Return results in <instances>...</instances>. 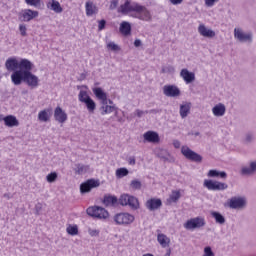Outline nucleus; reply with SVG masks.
<instances>
[{
  "mask_svg": "<svg viewBox=\"0 0 256 256\" xmlns=\"http://www.w3.org/2000/svg\"><path fill=\"white\" fill-rule=\"evenodd\" d=\"M31 71H33V63L29 62L24 70H19L11 75L13 85L19 86L22 83H26L31 89H37L39 87V77L31 73Z\"/></svg>",
  "mask_w": 256,
  "mask_h": 256,
  "instance_id": "nucleus-1",
  "label": "nucleus"
},
{
  "mask_svg": "<svg viewBox=\"0 0 256 256\" xmlns=\"http://www.w3.org/2000/svg\"><path fill=\"white\" fill-rule=\"evenodd\" d=\"M122 15H127L128 13L132 14V17L135 19H139L140 21H152L153 16L147 7L140 5L139 3H132L129 0H126L124 4H122L118 10Z\"/></svg>",
  "mask_w": 256,
  "mask_h": 256,
  "instance_id": "nucleus-2",
  "label": "nucleus"
},
{
  "mask_svg": "<svg viewBox=\"0 0 256 256\" xmlns=\"http://www.w3.org/2000/svg\"><path fill=\"white\" fill-rule=\"evenodd\" d=\"M31 61L29 59H21L19 62L17 61V58H8L5 62V68L7 71L12 72L11 75L14 73H17L18 71H24L26 67H28V64Z\"/></svg>",
  "mask_w": 256,
  "mask_h": 256,
  "instance_id": "nucleus-3",
  "label": "nucleus"
},
{
  "mask_svg": "<svg viewBox=\"0 0 256 256\" xmlns=\"http://www.w3.org/2000/svg\"><path fill=\"white\" fill-rule=\"evenodd\" d=\"M118 203L122 205V207H130L132 211H137L140 207L139 199L130 194H122L118 199Z\"/></svg>",
  "mask_w": 256,
  "mask_h": 256,
  "instance_id": "nucleus-4",
  "label": "nucleus"
},
{
  "mask_svg": "<svg viewBox=\"0 0 256 256\" xmlns=\"http://www.w3.org/2000/svg\"><path fill=\"white\" fill-rule=\"evenodd\" d=\"M86 213L95 219H101L103 221H107V219H109V211L101 206H90L87 208Z\"/></svg>",
  "mask_w": 256,
  "mask_h": 256,
  "instance_id": "nucleus-5",
  "label": "nucleus"
},
{
  "mask_svg": "<svg viewBox=\"0 0 256 256\" xmlns=\"http://www.w3.org/2000/svg\"><path fill=\"white\" fill-rule=\"evenodd\" d=\"M181 153L188 161H193L194 163H201L203 161V156L191 150L189 146H182Z\"/></svg>",
  "mask_w": 256,
  "mask_h": 256,
  "instance_id": "nucleus-6",
  "label": "nucleus"
},
{
  "mask_svg": "<svg viewBox=\"0 0 256 256\" xmlns=\"http://www.w3.org/2000/svg\"><path fill=\"white\" fill-rule=\"evenodd\" d=\"M116 225H131L135 221V216L127 212L118 213L114 216Z\"/></svg>",
  "mask_w": 256,
  "mask_h": 256,
  "instance_id": "nucleus-7",
  "label": "nucleus"
},
{
  "mask_svg": "<svg viewBox=\"0 0 256 256\" xmlns=\"http://www.w3.org/2000/svg\"><path fill=\"white\" fill-rule=\"evenodd\" d=\"M234 38L240 43H253V32L244 33L243 29H234Z\"/></svg>",
  "mask_w": 256,
  "mask_h": 256,
  "instance_id": "nucleus-8",
  "label": "nucleus"
},
{
  "mask_svg": "<svg viewBox=\"0 0 256 256\" xmlns=\"http://www.w3.org/2000/svg\"><path fill=\"white\" fill-rule=\"evenodd\" d=\"M203 185L206 187V189H208V191H225V189L229 188L227 183L207 179L204 180Z\"/></svg>",
  "mask_w": 256,
  "mask_h": 256,
  "instance_id": "nucleus-9",
  "label": "nucleus"
},
{
  "mask_svg": "<svg viewBox=\"0 0 256 256\" xmlns=\"http://www.w3.org/2000/svg\"><path fill=\"white\" fill-rule=\"evenodd\" d=\"M99 185H101V182H99V180L88 179L80 185V193L82 195H85V193H91V190L97 189Z\"/></svg>",
  "mask_w": 256,
  "mask_h": 256,
  "instance_id": "nucleus-10",
  "label": "nucleus"
},
{
  "mask_svg": "<svg viewBox=\"0 0 256 256\" xmlns=\"http://www.w3.org/2000/svg\"><path fill=\"white\" fill-rule=\"evenodd\" d=\"M184 227L189 231L193 229H201V227H205V218L203 217L191 218L184 224Z\"/></svg>",
  "mask_w": 256,
  "mask_h": 256,
  "instance_id": "nucleus-11",
  "label": "nucleus"
},
{
  "mask_svg": "<svg viewBox=\"0 0 256 256\" xmlns=\"http://www.w3.org/2000/svg\"><path fill=\"white\" fill-rule=\"evenodd\" d=\"M18 17L24 23H29V21H33V19H36V17H39V11L24 9L18 14Z\"/></svg>",
  "mask_w": 256,
  "mask_h": 256,
  "instance_id": "nucleus-12",
  "label": "nucleus"
},
{
  "mask_svg": "<svg viewBox=\"0 0 256 256\" xmlns=\"http://www.w3.org/2000/svg\"><path fill=\"white\" fill-rule=\"evenodd\" d=\"M247 206V200L243 197H232L229 202L230 209H244Z\"/></svg>",
  "mask_w": 256,
  "mask_h": 256,
  "instance_id": "nucleus-13",
  "label": "nucleus"
},
{
  "mask_svg": "<svg viewBox=\"0 0 256 256\" xmlns=\"http://www.w3.org/2000/svg\"><path fill=\"white\" fill-rule=\"evenodd\" d=\"M163 206V201L159 198H150L146 201L145 207L148 211H157V209H161Z\"/></svg>",
  "mask_w": 256,
  "mask_h": 256,
  "instance_id": "nucleus-14",
  "label": "nucleus"
},
{
  "mask_svg": "<svg viewBox=\"0 0 256 256\" xmlns=\"http://www.w3.org/2000/svg\"><path fill=\"white\" fill-rule=\"evenodd\" d=\"M163 93L166 97H179L181 90L175 85H165L163 87Z\"/></svg>",
  "mask_w": 256,
  "mask_h": 256,
  "instance_id": "nucleus-15",
  "label": "nucleus"
},
{
  "mask_svg": "<svg viewBox=\"0 0 256 256\" xmlns=\"http://www.w3.org/2000/svg\"><path fill=\"white\" fill-rule=\"evenodd\" d=\"M54 119L57 123H65L67 121V113L60 106L56 107L54 110Z\"/></svg>",
  "mask_w": 256,
  "mask_h": 256,
  "instance_id": "nucleus-16",
  "label": "nucleus"
},
{
  "mask_svg": "<svg viewBox=\"0 0 256 256\" xmlns=\"http://www.w3.org/2000/svg\"><path fill=\"white\" fill-rule=\"evenodd\" d=\"M80 103H84L89 111V113H95L97 109V104L91 97L86 96V99H83V94L80 96Z\"/></svg>",
  "mask_w": 256,
  "mask_h": 256,
  "instance_id": "nucleus-17",
  "label": "nucleus"
},
{
  "mask_svg": "<svg viewBox=\"0 0 256 256\" xmlns=\"http://www.w3.org/2000/svg\"><path fill=\"white\" fill-rule=\"evenodd\" d=\"M143 137L147 143H159L160 141L159 134L155 131H148L144 133Z\"/></svg>",
  "mask_w": 256,
  "mask_h": 256,
  "instance_id": "nucleus-18",
  "label": "nucleus"
},
{
  "mask_svg": "<svg viewBox=\"0 0 256 256\" xmlns=\"http://www.w3.org/2000/svg\"><path fill=\"white\" fill-rule=\"evenodd\" d=\"M180 77L185 81V83H193L195 81V73L190 72L187 68H184L180 72Z\"/></svg>",
  "mask_w": 256,
  "mask_h": 256,
  "instance_id": "nucleus-19",
  "label": "nucleus"
},
{
  "mask_svg": "<svg viewBox=\"0 0 256 256\" xmlns=\"http://www.w3.org/2000/svg\"><path fill=\"white\" fill-rule=\"evenodd\" d=\"M92 91L95 97H97V99L102 101V105H107V93L103 91V88L101 87L93 88Z\"/></svg>",
  "mask_w": 256,
  "mask_h": 256,
  "instance_id": "nucleus-20",
  "label": "nucleus"
},
{
  "mask_svg": "<svg viewBox=\"0 0 256 256\" xmlns=\"http://www.w3.org/2000/svg\"><path fill=\"white\" fill-rule=\"evenodd\" d=\"M198 33L202 35V37H207L208 39H213V37H215V31L205 27L204 24H201L198 27Z\"/></svg>",
  "mask_w": 256,
  "mask_h": 256,
  "instance_id": "nucleus-21",
  "label": "nucleus"
},
{
  "mask_svg": "<svg viewBox=\"0 0 256 256\" xmlns=\"http://www.w3.org/2000/svg\"><path fill=\"white\" fill-rule=\"evenodd\" d=\"M4 125L6 127H19V120L14 115H8L4 117Z\"/></svg>",
  "mask_w": 256,
  "mask_h": 256,
  "instance_id": "nucleus-22",
  "label": "nucleus"
},
{
  "mask_svg": "<svg viewBox=\"0 0 256 256\" xmlns=\"http://www.w3.org/2000/svg\"><path fill=\"white\" fill-rule=\"evenodd\" d=\"M119 202V199H117V196L113 195H105L102 203L105 205V207H114V205H117Z\"/></svg>",
  "mask_w": 256,
  "mask_h": 256,
  "instance_id": "nucleus-23",
  "label": "nucleus"
},
{
  "mask_svg": "<svg viewBox=\"0 0 256 256\" xmlns=\"http://www.w3.org/2000/svg\"><path fill=\"white\" fill-rule=\"evenodd\" d=\"M47 8L54 11V13H63V7H61V3L57 0H51V2H48Z\"/></svg>",
  "mask_w": 256,
  "mask_h": 256,
  "instance_id": "nucleus-24",
  "label": "nucleus"
},
{
  "mask_svg": "<svg viewBox=\"0 0 256 256\" xmlns=\"http://www.w3.org/2000/svg\"><path fill=\"white\" fill-rule=\"evenodd\" d=\"M225 111H227V109L223 103H219L212 108V113L215 117H223V115H225Z\"/></svg>",
  "mask_w": 256,
  "mask_h": 256,
  "instance_id": "nucleus-25",
  "label": "nucleus"
},
{
  "mask_svg": "<svg viewBox=\"0 0 256 256\" xmlns=\"http://www.w3.org/2000/svg\"><path fill=\"white\" fill-rule=\"evenodd\" d=\"M75 167L76 168H74V171L76 175H85V173H89L91 169V166L81 163L75 164Z\"/></svg>",
  "mask_w": 256,
  "mask_h": 256,
  "instance_id": "nucleus-26",
  "label": "nucleus"
},
{
  "mask_svg": "<svg viewBox=\"0 0 256 256\" xmlns=\"http://www.w3.org/2000/svg\"><path fill=\"white\" fill-rule=\"evenodd\" d=\"M98 11H99V9L97 8V6H95L93 4V2H91V1L86 2V15H87V17H91V15L97 14Z\"/></svg>",
  "mask_w": 256,
  "mask_h": 256,
  "instance_id": "nucleus-27",
  "label": "nucleus"
},
{
  "mask_svg": "<svg viewBox=\"0 0 256 256\" xmlns=\"http://www.w3.org/2000/svg\"><path fill=\"white\" fill-rule=\"evenodd\" d=\"M51 109H44L38 113V119L39 121H42L43 123H47L51 117Z\"/></svg>",
  "mask_w": 256,
  "mask_h": 256,
  "instance_id": "nucleus-28",
  "label": "nucleus"
},
{
  "mask_svg": "<svg viewBox=\"0 0 256 256\" xmlns=\"http://www.w3.org/2000/svg\"><path fill=\"white\" fill-rule=\"evenodd\" d=\"M157 241L164 249L165 247H169V243H171V239L165 234H158Z\"/></svg>",
  "mask_w": 256,
  "mask_h": 256,
  "instance_id": "nucleus-29",
  "label": "nucleus"
},
{
  "mask_svg": "<svg viewBox=\"0 0 256 256\" xmlns=\"http://www.w3.org/2000/svg\"><path fill=\"white\" fill-rule=\"evenodd\" d=\"M189 113H191V103L180 105V116L182 119H185Z\"/></svg>",
  "mask_w": 256,
  "mask_h": 256,
  "instance_id": "nucleus-30",
  "label": "nucleus"
},
{
  "mask_svg": "<svg viewBox=\"0 0 256 256\" xmlns=\"http://www.w3.org/2000/svg\"><path fill=\"white\" fill-rule=\"evenodd\" d=\"M256 172V161L250 163V167H243L241 169L242 175H253Z\"/></svg>",
  "mask_w": 256,
  "mask_h": 256,
  "instance_id": "nucleus-31",
  "label": "nucleus"
},
{
  "mask_svg": "<svg viewBox=\"0 0 256 256\" xmlns=\"http://www.w3.org/2000/svg\"><path fill=\"white\" fill-rule=\"evenodd\" d=\"M211 217L215 219V222L218 223L219 225H225V216L223 214L217 212V211H212L210 212Z\"/></svg>",
  "mask_w": 256,
  "mask_h": 256,
  "instance_id": "nucleus-32",
  "label": "nucleus"
},
{
  "mask_svg": "<svg viewBox=\"0 0 256 256\" xmlns=\"http://www.w3.org/2000/svg\"><path fill=\"white\" fill-rule=\"evenodd\" d=\"M208 177H220V179H227V172L219 170H209Z\"/></svg>",
  "mask_w": 256,
  "mask_h": 256,
  "instance_id": "nucleus-33",
  "label": "nucleus"
},
{
  "mask_svg": "<svg viewBox=\"0 0 256 256\" xmlns=\"http://www.w3.org/2000/svg\"><path fill=\"white\" fill-rule=\"evenodd\" d=\"M120 33L122 35H131V24L129 22H122L120 24Z\"/></svg>",
  "mask_w": 256,
  "mask_h": 256,
  "instance_id": "nucleus-34",
  "label": "nucleus"
},
{
  "mask_svg": "<svg viewBox=\"0 0 256 256\" xmlns=\"http://www.w3.org/2000/svg\"><path fill=\"white\" fill-rule=\"evenodd\" d=\"M101 115H107L109 113H113V111H117V107L109 106L107 104H102L100 107Z\"/></svg>",
  "mask_w": 256,
  "mask_h": 256,
  "instance_id": "nucleus-35",
  "label": "nucleus"
},
{
  "mask_svg": "<svg viewBox=\"0 0 256 256\" xmlns=\"http://www.w3.org/2000/svg\"><path fill=\"white\" fill-rule=\"evenodd\" d=\"M143 187V183L139 179H134L130 182V189H133L134 191H141V188Z\"/></svg>",
  "mask_w": 256,
  "mask_h": 256,
  "instance_id": "nucleus-36",
  "label": "nucleus"
},
{
  "mask_svg": "<svg viewBox=\"0 0 256 256\" xmlns=\"http://www.w3.org/2000/svg\"><path fill=\"white\" fill-rule=\"evenodd\" d=\"M181 199V192L180 191H172L168 201L171 203H177Z\"/></svg>",
  "mask_w": 256,
  "mask_h": 256,
  "instance_id": "nucleus-37",
  "label": "nucleus"
},
{
  "mask_svg": "<svg viewBox=\"0 0 256 256\" xmlns=\"http://www.w3.org/2000/svg\"><path fill=\"white\" fill-rule=\"evenodd\" d=\"M68 235H79V227L77 225H69L66 229Z\"/></svg>",
  "mask_w": 256,
  "mask_h": 256,
  "instance_id": "nucleus-38",
  "label": "nucleus"
},
{
  "mask_svg": "<svg viewBox=\"0 0 256 256\" xmlns=\"http://www.w3.org/2000/svg\"><path fill=\"white\" fill-rule=\"evenodd\" d=\"M129 175V170L127 168H118L116 170V177L118 179H122V177H127Z\"/></svg>",
  "mask_w": 256,
  "mask_h": 256,
  "instance_id": "nucleus-39",
  "label": "nucleus"
},
{
  "mask_svg": "<svg viewBox=\"0 0 256 256\" xmlns=\"http://www.w3.org/2000/svg\"><path fill=\"white\" fill-rule=\"evenodd\" d=\"M253 139H255V136L253 135V133L251 132L246 133L243 138V144L247 145V143H253Z\"/></svg>",
  "mask_w": 256,
  "mask_h": 256,
  "instance_id": "nucleus-40",
  "label": "nucleus"
},
{
  "mask_svg": "<svg viewBox=\"0 0 256 256\" xmlns=\"http://www.w3.org/2000/svg\"><path fill=\"white\" fill-rule=\"evenodd\" d=\"M107 49H109V51H114L115 53H117V51H121V47L115 44V42H109L107 44Z\"/></svg>",
  "mask_w": 256,
  "mask_h": 256,
  "instance_id": "nucleus-41",
  "label": "nucleus"
},
{
  "mask_svg": "<svg viewBox=\"0 0 256 256\" xmlns=\"http://www.w3.org/2000/svg\"><path fill=\"white\" fill-rule=\"evenodd\" d=\"M57 172H51L46 176V180L48 183H55L57 181Z\"/></svg>",
  "mask_w": 256,
  "mask_h": 256,
  "instance_id": "nucleus-42",
  "label": "nucleus"
},
{
  "mask_svg": "<svg viewBox=\"0 0 256 256\" xmlns=\"http://www.w3.org/2000/svg\"><path fill=\"white\" fill-rule=\"evenodd\" d=\"M25 3L30 7H41V0H25Z\"/></svg>",
  "mask_w": 256,
  "mask_h": 256,
  "instance_id": "nucleus-43",
  "label": "nucleus"
},
{
  "mask_svg": "<svg viewBox=\"0 0 256 256\" xmlns=\"http://www.w3.org/2000/svg\"><path fill=\"white\" fill-rule=\"evenodd\" d=\"M161 73H175V67L168 65V66H164L161 69Z\"/></svg>",
  "mask_w": 256,
  "mask_h": 256,
  "instance_id": "nucleus-44",
  "label": "nucleus"
},
{
  "mask_svg": "<svg viewBox=\"0 0 256 256\" xmlns=\"http://www.w3.org/2000/svg\"><path fill=\"white\" fill-rule=\"evenodd\" d=\"M19 31L22 37H27V26L25 24L19 25Z\"/></svg>",
  "mask_w": 256,
  "mask_h": 256,
  "instance_id": "nucleus-45",
  "label": "nucleus"
},
{
  "mask_svg": "<svg viewBox=\"0 0 256 256\" xmlns=\"http://www.w3.org/2000/svg\"><path fill=\"white\" fill-rule=\"evenodd\" d=\"M203 256H215V253L213 252V249H211L210 246H206L204 248V254Z\"/></svg>",
  "mask_w": 256,
  "mask_h": 256,
  "instance_id": "nucleus-46",
  "label": "nucleus"
},
{
  "mask_svg": "<svg viewBox=\"0 0 256 256\" xmlns=\"http://www.w3.org/2000/svg\"><path fill=\"white\" fill-rule=\"evenodd\" d=\"M105 25H107V21L105 19L98 21V30L103 31V29H105Z\"/></svg>",
  "mask_w": 256,
  "mask_h": 256,
  "instance_id": "nucleus-47",
  "label": "nucleus"
},
{
  "mask_svg": "<svg viewBox=\"0 0 256 256\" xmlns=\"http://www.w3.org/2000/svg\"><path fill=\"white\" fill-rule=\"evenodd\" d=\"M81 95H82V99H87V97H91L89 96V94H87V91L81 90L78 94L79 101H81Z\"/></svg>",
  "mask_w": 256,
  "mask_h": 256,
  "instance_id": "nucleus-48",
  "label": "nucleus"
},
{
  "mask_svg": "<svg viewBox=\"0 0 256 256\" xmlns=\"http://www.w3.org/2000/svg\"><path fill=\"white\" fill-rule=\"evenodd\" d=\"M88 233L91 237H97L99 235V230H94V229H88Z\"/></svg>",
  "mask_w": 256,
  "mask_h": 256,
  "instance_id": "nucleus-49",
  "label": "nucleus"
},
{
  "mask_svg": "<svg viewBox=\"0 0 256 256\" xmlns=\"http://www.w3.org/2000/svg\"><path fill=\"white\" fill-rule=\"evenodd\" d=\"M118 5H119V0H111L110 9L113 11V9H117Z\"/></svg>",
  "mask_w": 256,
  "mask_h": 256,
  "instance_id": "nucleus-50",
  "label": "nucleus"
},
{
  "mask_svg": "<svg viewBox=\"0 0 256 256\" xmlns=\"http://www.w3.org/2000/svg\"><path fill=\"white\" fill-rule=\"evenodd\" d=\"M217 1H219V0H205V5L207 7H213V5H215V3H217Z\"/></svg>",
  "mask_w": 256,
  "mask_h": 256,
  "instance_id": "nucleus-51",
  "label": "nucleus"
},
{
  "mask_svg": "<svg viewBox=\"0 0 256 256\" xmlns=\"http://www.w3.org/2000/svg\"><path fill=\"white\" fill-rule=\"evenodd\" d=\"M135 112H136L137 117H139V119H141V117H143V115H147V112L143 111V110L136 109Z\"/></svg>",
  "mask_w": 256,
  "mask_h": 256,
  "instance_id": "nucleus-52",
  "label": "nucleus"
},
{
  "mask_svg": "<svg viewBox=\"0 0 256 256\" xmlns=\"http://www.w3.org/2000/svg\"><path fill=\"white\" fill-rule=\"evenodd\" d=\"M157 113H161V110H159V109L146 110V115L147 114L157 115Z\"/></svg>",
  "mask_w": 256,
  "mask_h": 256,
  "instance_id": "nucleus-53",
  "label": "nucleus"
},
{
  "mask_svg": "<svg viewBox=\"0 0 256 256\" xmlns=\"http://www.w3.org/2000/svg\"><path fill=\"white\" fill-rule=\"evenodd\" d=\"M171 5H181L183 3V0H169Z\"/></svg>",
  "mask_w": 256,
  "mask_h": 256,
  "instance_id": "nucleus-54",
  "label": "nucleus"
},
{
  "mask_svg": "<svg viewBox=\"0 0 256 256\" xmlns=\"http://www.w3.org/2000/svg\"><path fill=\"white\" fill-rule=\"evenodd\" d=\"M141 45H143V42H141L140 39H136L134 41V47H141Z\"/></svg>",
  "mask_w": 256,
  "mask_h": 256,
  "instance_id": "nucleus-55",
  "label": "nucleus"
},
{
  "mask_svg": "<svg viewBox=\"0 0 256 256\" xmlns=\"http://www.w3.org/2000/svg\"><path fill=\"white\" fill-rule=\"evenodd\" d=\"M173 145L175 149H179V147H181V142L179 140H174Z\"/></svg>",
  "mask_w": 256,
  "mask_h": 256,
  "instance_id": "nucleus-56",
  "label": "nucleus"
},
{
  "mask_svg": "<svg viewBox=\"0 0 256 256\" xmlns=\"http://www.w3.org/2000/svg\"><path fill=\"white\" fill-rule=\"evenodd\" d=\"M135 163H136L135 157H130L129 158V165H135Z\"/></svg>",
  "mask_w": 256,
  "mask_h": 256,
  "instance_id": "nucleus-57",
  "label": "nucleus"
},
{
  "mask_svg": "<svg viewBox=\"0 0 256 256\" xmlns=\"http://www.w3.org/2000/svg\"><path fill=\"white\" fill-rule=\"evenodd\" d=\"M188 135H195V137H199V135H201V133H199V132H195V133L189 132Z\"/></svg>",
  "mask_w": 256,
  "mask_h": 256,
  "instance_id": "nucleus-58",
  "label": "nucleus"
},
{
  "mask_svg": "<svg viewBox=\"0 0 256 256\" xmlns=\"http://www.w3.org/2000/svg\"><path fill=\"white\" fill-rule=\"evenodd\" d=\"M165 256H171V248H169V249L166 251Z\"/></svg>",
  "mask_w": 256,
  "mask_h": 256,
  "instance_id": "nucleus-59",
  "label": "nucleus"
},
{
  "mask_svg": "<svg viewBox=\"0 0 256 256\" xmlns=\"http://www.w3.org/2000/svg\"><path fill=\"white\" fill-rule=\"evenodd\" d=\"M118 123H125V119H123V118H118Z\"/></svg>",
  "mask_w": 256,
  "mask_h": 256,
  "instance_id": "nucleus-60",
  "label": "nucleus"
},
{
  "mask_svg": "<svg viewBox=\"0 0 256 256\" xmlns=\"http://www.w3.org/2000/svg\"><path fill=\"white\" fill-rule=\"evenodd\" d=\"M5 120V116L3 114H0V122Z\"/></svg>",
  "mask_w": 256,
  "mask_h": 256,
  "instance_id": "nucleus-61",
  "label": "nucleus"
},
{
  "mask_svg": "<svg viewBox=\"0 0 256 256\" xmlns=\"http://www.w3.org/2000/svg\"><path fill=\"white\" fill-rule=\"evenodd\" d=\"M80 77H81V79L83 80V79H85V78L87 77V75H85V73H82V74L80 75Z\"/></svg>",
  "mask_w": 256,
  "mask_h": 256,
  "instance_id": "nucleus-62",
  "label": "nucleus"
},
{
  "mask_svg": "<svg viewBox=\"0 0 256 256\" xmlns=\"http://www.w3.org/2000/svg\"><path fill=\"white\" fill-rule=\"evenodd\" d=\"M28 93H29V91H27V90L22 91V95H27Z\"/></svg>",
  "mask_w": 256,
  "mask_h": 256,
  "instance_id": "nucleus-63",
  "label": "nucleus"
},
{
  "mask_svg": "<svg viewBox=\"0 0 256 256\" xmlns=\"http://www.w3.org/2000/svg\"><path fill=\"white\" fill-rule=\"evenodd\" d=\"M142 256H155V255H153L151 253H147V254H143Z\"/></svg>",
  "mask_w": 256,
  "mask_h": 256,
  "instance_id": "nucleus-64",
  "label": "nucleus"
}]
</instances>
